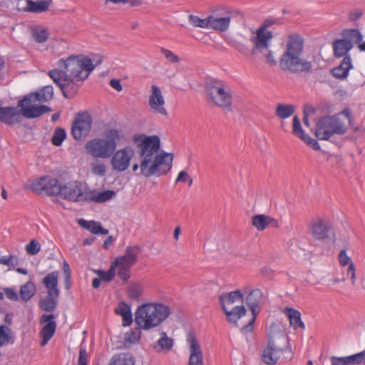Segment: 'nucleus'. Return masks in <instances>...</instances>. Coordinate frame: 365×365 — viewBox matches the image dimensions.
I'll return each instance as SVG.
<instances>
[{
    "instance_id": "obj_33",
    "label": "nucleus",
    "mask_w": 365,
    "mask_h": 365,
    "mask_svg": "<svg viewBox=\"0 0 365 365\" xmlns=\"http://www.w3.org/2000/svg\"><path fill=\"white\" fill-rule=\"evenodd\" d=\"M115 314L120 315L123 319V326H130L133 322L131 309L125 302H120L115 309Z\"/></svg>"
},
{
    "instance_id": "obj_24",
    "label": "nucleus",
    "mask_w": 365,
    "mask_h": 365,
    "mask_svg": "<svg viewBox=\"0 0 365 365\" xmlns=\"http://www.w3.org/2000/svg\"><path fill=\"white\" fill-rule=\"evenodd\" d=\"M292 133L312 149L315 150H320L319 143L304 133L302 128L300 120L297 115L293 118Z\"/></svg>"
},
{
    "instance_id": "obj_63",
    "label": "nucleus",
    "mask_w": 365,
    "mask_h": 365,
    "mask_svg": "<svg viewBox=\"0 0 365 365\" xmlns=\"http://www.w3.org/2000/svg\"><path fill=\"white\" fill-rule=\"evenodd\" d=\"M129 4L131 6H138L141 5L142 1L141 0H126L125 4Z\"/></svg>"
},
{
    "instance_id": "obj_62",
    "label": "nucleus",
    "mask_w": 365,
    "mask_h": 365,
    "mask_svg": "<svg viewBox=\"0 0 365 365\" xmlns=\"http://www.w3.org/2000/svg\"><path fill=\"white\" fill-rule=\"evenodd\" d=\"M341 114L344 115L348 120H349V125H351L352 120H351V113L349 108H345L341 112Z\"/></svg>"
},
{
    "instance_id": "obj_16",
    "label": "nucleus",
    "mask_w": 365,
    "mask_h": 365,
    "mask_svg": "<svg viewBox=\"0 0 365 365\" xmlns=\"http://www.w3.org/2000/svg\"><path fill=\"white\" fill-rule=\"evenodd\" d=\"M92 117L88 112L77 113L71 127L73 137L77 140H83L90 133Z\"/></svg>"
},
{
    "instance_id": "obj_64",
    "label": "nucleus",
    "mask_w": 365,
    "mask_h": 365,
    "mask_svg": "<svg viewBox=\"0 0 365 365\" xmlns=\"http://www.w3.org/2000/svg\"><path fill=\"white\" fill-rule=\"evenodd\" d=\"M113 238L112 236H109L103 242V247L105 249H108L109 246L113 243Z\"/></svg>"
},
{
    "instance_id": "obj_59",
    "label": "nucleus",
    "mask_w": 365,
    "mask_h": 365,
    "mask_svg": "<svg viewBox=\"0 0 365 365\" xmlns=\"http://www.w3.org/2000/svg\"><path fill=\"white\" fill-rule=\"evenodd\" d=\"M110 86L117 91H121L123 89V87L118 79H111L110 81Z\"/></svg>"
},
{
    "instance_id": "obj_51",
    "label": "nucleus",
    "mask_w": 365,
    "mask_h": 365,
    "mask_svg": "<svg viewBox=\"0 0 365 365\" xmlns=\"http://www.w3.org/2000/svg\"><path fill=\"white\" fill-rule=\"evenodd\" d=\"M187 181H189V186H190L192 184V179L190 178L187 173L186 171L182 170L179 173L178 176L176 179L175 182H186Z\"/></svg>"
},
{
    "instance_id": "obj_58",
    "label": "nucleus",
    "mask_w": 365,
    "mask_h": 365,
    "mask_svg": "<svg viewBox=\"0 0 365 365\" xmlns=\"http://www.w3.org/2000/svg\"><path fill=\"white\" fill-rule=\"evenodd\" d=\"M5 294L8 299L12 301H16L19 299L18 294L16 291L11 288H5Z\"/></svg>"
},
{
    "instance_id": "obj_27",
    "label": "nucleus",
    "mask_w": 365,
    "mask_h": 365,
    "mask_svg": "<svg viewBox=\"0 0 365 365\" xmlns=\"http://www.w3.org/2000/svg\"><path fill=\"white\" fill-rule=\"evenodd\" d=\"M252 224L259 231H262L267 227H278V222L273 217L265 215H257L252 219Z\"/></svg>"
},
{
    "instance_id": "obj_9",
    "label": "nucleus",
    "mask_w": 365,
    "mask_h": 365,
    "mask_svg": "<svg viewBox=\"0 0 365 365\" xmlns=\"http://www.w3.org/2000/svg\"><path fill=\"white\" fill-rule=\"evenodd\" d=\"M344 123L336 115H325L319 118L315 127V135L320 140H328L334 135L346 133Z\"/></svg>"
},
{
    "instance_id": "obj_34",
    "label": "nucleus",
    "mask_w": 365,
    "mask_h": 365,
    "mask_svg": "<svg viewBox=\"0 0 365 365\" xmlns=\"http://www.w3.org/2000/svg\"><path fill=\"white\" fill-rule=\"evenodd\" d=\"M108 365H135V359L130 353L115 354Z\"/></svg>"
},
{
    "instance_id": "obj_54",
    "label": "nucleus",
    "mask_w": 365,
    "mask_h": 365,
    "mask_svg": "<svg viewBox=\"0 0 365 365\" xmlns=\"http://www.w3.org/2000/svg\"><path fill=\"white\" fill-rule=\"evenodd\" d=\"M264 57L266 59V62L269 64L271 66H274L277 65V61L275 60L272 52L268 49V51H264Z\"/></svg>"
},
{
    "instance_id": "obj_14",
    "label": "nucleus",
    "mask_w": 365,
    "mask_h": 365,
    "mask_svg": "<svg viewBox=\"0 0 365 365\" xmlns=\"http://www.w3.org/2000/svg\"><path fill=\"white\" fill-rule=\"evenodd\" d=\"M264 302V296L262 292L259 289L252 290L246 297V303L252 312V319L247 324L242 328L244 333L251 332L253 329V325L256 318L261 312Z\"/></svg>"
},
{
    "instance_id": "obj_40",
    "label": "nucleus",
    "mask_w": 365,
    "mask_h": 365,
    "mask_svg": "<svg viewBox=\"0 0 365 365\" xmlns=\"http://www.w3.org/2000/svg\"><path fill=\"white\" fill-rule=\"evenodd\" d=\"M143 292V287L140 282H133L128 288V295L132 300L139 301Z\"/></svg>"
},
{
    "instance_id": "obj_48",
    "label": "nucleus",
    "mask_w": 365,
    "mask_h": 365,
    "mask_svg": "<svg viewBox=\"0 0 365 365\" xmlns=\"http://www.w3.org/2000/svg\"><path fill=\"white\" fill-rule=\"evenodd\" d=\"M0 264L14 267L19 264V259L14 255L3 256L0 258Z\"/></svg>"
},
{
    "instance_id": "obj_53",
    "label": "nucleus",
    "mask_w": 365,
    "mask_h": 365,
    "mask_svg": "<svg viewBox=\"0 0 365 365\" xmlns=\"http://www.w3.org/2000/svg\"><path fill=\"white\" fill-rule=\"evenodd\" d=\"M106 168L104 164H96L93 167V173L99 176H103L106 174Z\"/></svg>"
},
{
    "instance_id": "obj_20",
    "label": "nucleus",
    "mask_w": 365,
    "mask_h": 365,
    "mask_svg": "<svg viewBox=\"0 0 365 365\" xmlns=\"http://www.w3.org/2000/svg\"><path fill=\"white\" fill-rule=\"evenodd\" d=\"M310 230L312 237L322 242H327L334 236L331 226L321 219L312 222L310 224Z\"/></svg>"
},
{
    "instance_id": "obj_18",
    "label": "nucleus",
    "mask_w": 365,
    "mask_h": 365,
    "mask_svg": "<svg viewBox=\"0 0 365 365\" xmlns=\"http://www.w3.org/2000/svg\"><path fill=\"white\" fill-rule=\"evenodd\" d=\"M135 155L133 148L126 146L114 152L111 155L110 164L113 170L122 173L126 170Z\"/></svg>"
},
{
    "instance_id": "obj_56",
    "label": "nucleus",
    "mask_w": 365,
    "mask_h": 365,
    "mask_svg": "<svg viewBox=\"0 0 365 365\" xmlns=\"http://www.w3.org/2000/svg\"><path fill=\"white\" fill-rule=\"evenodd\" d=\"M279 24V21L277 19H267L263 24L259 26L261 29H264L265 31H268V28L273 25Z\"/></svg>"
},
{
    "instance_id": "obj_45",
    "label": "nucleus",
    "mask_w": 365,
    "mask_h": 365,
    "mask_svg": "<svg viewBox=\"0 0 365 365\" xmlns=\"http://www.w3.org/2000/svg\"><path fill=\"white\" fill-rule=\"evenodd\" d=\"M32 36L34 39L38 43H43L48 38V33L44 29H34L32 30Z\"/></svg>"
},
{
    "instance_id": "obj_1",
    "label": "nucleus",
    "mask_w": 365,
    "mask_h": 365,
    "mask_svg": "<svg viewBox=\"0 0 365 365\" xmlns=\"http://www.w3.org/2000/svg\"><path fill=\"white\" fill-rule=\"evenodd\" d=\"M99 61L94 65L91 58L82 56H70L66 60L60 59L58 66L60 68L50 70V78L60 88L63 96L71 98L76 96L79 88L78 82L85 81Z\"/></svg>"
},
{
    "instance_id": "obj_3",
    "label": "nucleus",
    "mask_w": 365,
    "mask_h": 365,
    "mask_svg": "<svg viewBox=\"0 0 365 365\" xmlns=\"http://www.w3.org/2000/svg\"><path fill=\"white\" fill-rule=\"evenodd\" d=\"M140 251V248L138 245L128 246L125 254L116 257L107 272L98 270L96 273L102 281L110 282L117 274L123 284H127L131 276L130 269L136 263Z\"/></svg>"
},
{
    "instance_id": "obj_15",
    "label": "nucleus",
    "mask_w": 365,
    "mask_h": 365,
    "mask_svg": "<svg viewBox=\"0 0 365 365\" xmlns=\"http://www.w3.org/2000/svg\"><path fill=\"white\" fill-rule=\"evenodd\" d=\"M30 187L33 192L40 195L55 196L61 192V184L56 178L51 176H43L34 180Z\"/></svg>"
},
{
    "instance_id": "obj_39",
    "label": "nucleus",
    "mask_w": 365,
    "mask_h": 365,
    "mask_svg": "<svg viewBox=\"0 0 365 365\" xmlns=\"http://www.w3.org/2000/svg\"><path fill=\"white\" fill-rule=\"evenodd\" d=\"M173 346V340L169 338L165 332L161 333L160 338L158 340L156 345L154 348L157 351H161L163 350L169 351Z\"/></svg>"
},
{
    "instance_id": "obj_55",
    "label": "nucleus",
    "mask_w": 365,
    "mask_h": 365,
    "mask_svg": "<svg viewBox=\"0 0 365 365\" xmlns=\"http://www.w3.org/2000/svg\"><path fill=\"white\" fill-rule=\"evenodd\" d=\"M363 15V11L361 9H356L351 11L349 14V18L351 21H355L359 19Z\"/></svg>"
},
{
    "instance_id": "obj_28",
    "label": "nucleus",
    "mask_w": 365,
    "mask_h": 365,
    "mask_svg": "<svg viewBox=\"0 0 365 365\" xmlns=\"http://www.w3.org/2000/svg\"><path fill=\"white\" fill-rule=\"evenodd\" d=\"M283 312L288 317L289 324L294 329H304V324L301 319V313L298 310L292 307H285Z\"/></svg>"
},
{
    "instance_id": "obj_32",
    "label": "nucleus",
    "mask_w": 365,
    "mask_h": 365,
    "mask_svg": "<svg viewBox=\"0 0 365 365\" xmlns=\"http://www.w3.org/2000/svg\"><path fill=\"white\" fill-rule=\"evenodd\" d=\"M352 47L353 44L346 41L344 38L335 40L333 43L334 56L336 57L348 56L347 53Z\"/></svg>"
},
{
    "instance_id": "obj_61",
    "label": "nucleus",
    "mask_w": 365,
    "mask_h": 365,
    "mask_svg": "<svg viewBox=\"0 0 365 365\" xmlns=\"http://www.w3.org/2000/svg\"><path fill=\"white\" fill-rule=\"evenodd\" d=\"M234 47L236 50H237L239 52L242 53H245L247 50L246 46L241 43H235L234 44Z\"/></svg>"
},
{
    "instance_id": "obj_41",
    "label": "nucleus",
    "mask_w": 365,
    "mask_h": 365,
    "mask_svg": "<svg viewBox=\"0 0 365 365\" xmlns=\"http://www.w3.org/2000/svg\"><path fill=\"white\" fill-rule=\"evenodd\" d=\"M294 111L295 108L293 105L279 103L276 108V115L282 119H285L291 116Z\"/></svg>"
},
{
    "instance_id": "obj_38",
    "label": "nucleus",
    "mask_w": 365,
    "mask_h": 365,
    "mask_svg": "<svg viewBox=\"0 0 365 365\" xmlns=\"http://www.w3.org/2000/svg\"><path fill=\"white\" fill-rule=\"evenodd\" d=\"M342 36L350 43H354L358 45L363 40L362 34L358 29H355L344 30Z\"/></svg>"
},
{
    "instance_id": "obj_42",
    "label": "nucleus",
    "mask_w": 365,
    "mask_h": 365,
    "mask_svg": "<svg viewBox=\"0 0 365 365\" xmlns=\"http://www.w3.org/2000/svg\"><path fill=\"white\" fill-rule=\"evenodd\" d=\"M189 23L195 27L202 29H210V16L205 19H201L197 16L190 14L188 16Z\"/></svg>"
},
{
    "instance_id": "obj_49",
    "label": "nucleus",
    "mask_w": 365,
    "mask_h": 365,
    "mask_svg": "<svg viewBox=\"0 0 365 365\" xmlns=\"http://www.w3.org/2000/svg\"><path fill=\"white\" fill-rule=\"evenodd\" d=\"M41 250V245L39 242L36 240H32L26 246V252L30 255H34L39 252Z\"/></svg>"
},
{
    "instance_id": "obj_50",
    "label": "nucleus",
    "mask_w": 365,
    "mask_h": 365,
    "mask_svg": "<svg viewBox=\"0 0 365 365\" xmlns=\"http://www.w3.org/2000/svg\"><path fill=\"white\" fill-rule=\"evenodd\" d=\"M161 52L164 54L166 59L171 63H178L180 61V58L177 55L168 49L161 48Z\"/></svg>"
},
{
    "instance_id": "obj_21",
    "label": "nucleus",
    "mask_w": 365,
    "mask_h": 365,
    "mask_svg": "<svg viewBox=\"0 0 365 365\" xmlns=\"http://www.w3.org/2000/svg\"><path fill=\"white\" fill-rule=\"evenodd\" d=\"M149 106L152 111L163 115H168V112L164 107L165 100L160 88L156 85L151 86V95L149 97Z\"/></svg>"
},
{
    "instance_id": "obj_23",
    "label": "nucleus",
    "mask_w": 365,
    "mask_h": 365,
    "mask_svg": "<svg viewBox=\"0 0 365 365\" xmlns=\"http://www.w3.org/2000/svg\"><path fill=\"white\" fill-rule=\"evenodd\" d=\"M187 341L189 344L190 352L189 365H204L202 351L195 335L190 333L187 336Z\"/></svg>"
},
{
    "instance_id": "obj_7",
    "label": "nucleus",
    "mask_w": 365,
    "mask_h": 365,
    "mask_svg": "<svg viewBox=\"0 0 365 365\" xmlns=\"http://www.w3.org/2000/svg\"><path fill=\"white\" fill-rule=\"evenodd\" d=\"M123 135L115 128H109L104 133V138H95L86 145L87 153L93 158H108L115 152Z\"/></svg>"
},
{
    "instance_id": "obj_4",
    "label": "nucleus",
    "mask_w": 365,
    "mask_h": 365,
    "mask_svg": "<svg viewBox=\"0 0 365 365\" xmlns=\"http://www.w3.org/2000/svg\"><path fill=\"white\" fill-rule=\"evenodd\" d=\"M53 98L52 86H46L39 91L31 93L18 102V106L21 108L24 118L31 119L38 118L51 111V108L45 105L37 106V103H45Z\"/></svg>"
},
{
    "instance_id": "obj_25",
    "label": "nucleus",
    "mask_w": 365,
    "mask_h": 365,
    "mask_svg": "<svg viewBox=\"0 0 365 365\" xmlns=\"http://www.w3.org/2000/svg\"><path fill=\"white\" fill-rule=\"evenodd\" d=\"M304 40L303 37L299 34H294L289 36L286 51L284 53L302 55L304 49Z\"/></svg>"
},
{
    "instance_id": "obj_47",
    "label": "nucleus",
    "mask_w": 365,
    "mask_h": 365,
    "mask_svg": "<svg viewBox=\"0 0 365 365\" xmlns=\"http://www.w3.org/2000/svg\"><path fill=\"white\" fill-rule=\"evenodd\" d=\"M63 270L64 274L65 287L66 289H70L71 287V274L69 264L66 261L63 262Z\"/></svg>"
},
{
    "instance_id": "obj_8",
    "label": "nucleus",
    "mask_w": 365,
    "mask_h": 365,
    "mask_svg": "<svg viewBox=\"0 0 365 365\" xmlns=\"http://www.w3.org/2000/svg\"><path fill=\"white\" fill-rule=\"evenodd\" d=\"M205 91L209 103L232 111V96L229 88L221 81L211 79L206 83Z\"/></svg>"
},
{
    "instance_id": "obj_2",
    "label": "nucleus",
    "mask_w": 365,
    "mask_h": 365,
    "mask_svg": "<svg viewBox=\"0 0 365 365\" xmlns=\"http://www.w3.org/2000/svg\"><path fill=\"white\" fill-rule=\"evenodd\" d=\"M133 140L141 158L140 164H133V171L140 168V174L148 178L164 175L171 169L173 155L166 153H158L160 148V140L158 135L137 134L133 135Z\"/></svg>"
},
{
    "instance_id": "obj_10",
    "label": "nucleus",
    "mask_w": 365,
    "mask_h": 365,
    "mask_svg": "<svg viewBox=\"0 0 365 365\" xmlns=\"http://www.w3.org/2000/svg\"><path fill=\"white\" fill-rule=\"evenodd\" d=\"M42 283L47 289V295L39 300L40 308L48 312L54 311L58 304L60 290L58 287V272L53 271L46 274Z\"/></svg>"
},
{
    "instance_id": "obj_19",
    "label": "nucleus",
    "mask_w": 365,
    "mask_h": 365,
    "mask_svg": "<svg viewBox=\"0 0 365 365\" xmlns=\"http://www.w3.org/2000/svg\"><path fill=\"white\" fill-rule=\"evenodd\" d=\"M273 37L272 31H265L264 28L259 27L250 38L253 45L252 53L255 54L257 52L263 53L264 51H268Z\"/></svg>"
},
{
    "instance_id": "obj_46",
    "label": "nucleus",
    "mask_w": 365,
    "mask_h": 365,
    "mask_svg": "<svg viewBox=\"0 0 365 365\" xmlns=\"http://www.w3.org/2000/svg\"><path fill=\"white\" fill-rule=\"evenodd\" d=\"M347 361L349 365H359L361 363H364L365 360V352L361 351L356 354H353L349 356H346Z\"/></svg>"
},
{
    "instance_id": "obj_11",
    "label": "nucleus",
    "mask_w": 365,
    "mask_h": 365,
    "mask_svg": "<svg viewBox=\"0 0 365 365\" xmlns=\"http://www.w3.org/2000/svg\"><path fill=\"white\" fill-rule=\"evenodd\" d=\"M244 296L245 293H242L240 290H235L220 296V303L229 322L237 324V321L246 314L247 310L243 305L236 306L230 311L226 308L227 304H232L237 302H242L244 301Z\"/></svg>"
},
{
    "instance_id": "obj_57",
    "label": "nucleus",
    "mask_w": 365,
    "mask_h": 365,
    "mask_svg": "<svg viewBox=\"0 0 365 365\" xmlns=\"http://www.w3.org/2000/svg\"><path fill=\"white\" fill-rule=\"evenodd\" d=\"M332 365H349L346 356L345 357H337L332 356L331 359Z\"/></svg>"
},
{
    "instance_id": "obj_12",
    "label": "nucleus",
    "mask_w": 365,
    "mask_h": 365,
    "mask_svg": "<svg viewBox=\"0 0 365 365\" xmlns=\"http://www.w3.org/2000/svg\"><path fill=\"white\" fill-rule=\"evenodd\" d=\"M301 56L284 53L279 59L281 69L292 73H312L313 70L312 62L301 58Z\"/></svg>"
},
{
    "instance_id": "obj_17",
    "label": "nucleus",
    "mask_w": 365,
    "mask_h": 365,
    "mask_svg": "<svg viewBox=\"0 0 365 365\" xmlns=\"http://www.w3.org/2000/svg\"><path fill=\"white\" fill-rule=\"evenodd\" d=\"M232 12L226 7L215 9L212 14L210 16V29L221 32L226 31L230 26Z\"/></svg>"
},
{
    "instance_id": "obj_13",
    "label": "nucleus",
    "mask_w": 365,
    "mask_h": 365,
    "mask_svg": "<svg viewBox=\"0 0 365 365\" xmlns=\"http://www.w3.org/2000/svg\"><path fill=\"white\" fill-rule=\"evenodd\" d=\"M89 188L80 181H71L61 185L59 195L62 198L71 202H87Z\"/></svg>"
},
{
    "instance_id": "obj_5",
    "label": "nucleus",
    "mask_w": 365,
    "mask_h": 365,
    "mask_svg": "<svg viewBox=\"0 0 365 365\" xmlns=\"http://www.w3.org/2000/svg\"><path fill=\"white\" fill-rule=\"evenodd\" d=\"M170 314V307L163 303H145L135 312V324L145 330L156 327Z\"/></svg>"
},
{
    "instance_id": "obj_43",
    "label": "nucleus",
    "mask_w": 365,
    "mask_h": 365,
    "mask_svg": "<svg viewBox=\"0 0 365 365\" xmlns=\"http://www.w3.org/2000/svg\"><path fill=\"white\" fill-rule=\"evenodd\" d=\"M141 329L139 326L130 329L125 334V341L126 343L135 344L138 342L141 336Z\"/></svg>"
},
{
    "instance_id": "obj_6",
    "label": "nucleus",
    "mask_w": 365,
    "mask_h": 365,
    "mask_svg": "<svg viewBox=\"0 0 365 365\" xmlns=\"http://www.w3.org/2000/svg\"><path fill=\"white\" fill-rule=\"evenodd\" d=\"M294 354L289 347L288 338L282 334L269 337L262 354V361L267 365L277 362H285L293 358Z\"/></svg>"
},
{
    "instance_id": "obj_36",
    "label": "nucleus",
    "mask_w": 365,
    "mask_h": 365,
    "mask_svg": "<svg viewBox=\"0 0 365 365\" xmlns=\"http://www.w3.org/2000/svg\"><path fill=\"white\" fill-rule=\"evenodd\" d=\"M48 8V4L46 0H39L34 1L32 0L26 1V10L33 13H41L45 11Z\"/></svg>"
},
{
    "instance_id": "obj_26",
    "label": "nucleus",
    "mask_w": 365,
    "mask_h": 365,
    "mask_svg": "<svg viewBox=\"0 0 365 365\" xmlns=\"http://www.w3.org/2000/svg\"><path fill=\"white\" fill-rule=\"evenodd\" d=\"M353 68L351 58L350 56H346L340 64L333 69L331 73L334 77L337 79L344 80L346 79L349 75V71Z\"/></svg>"
},
{
    "instance_id": "obj_44",
    "label": "nucleus",
    "mask_w": 365,
    "mask_h": 365,
    "mask_svg": "<svg viewBox=\"0 0 365 365\" xmlns=\"http://www.w3.org/2000/svg\"><path fill=\"white\" fill-rule=\"evenodd\" d=\"M66 137V133L61 128H56L51 139L53 145L60 146Z\"/></svg>"
},
{
    "instance_id": "obj_31",
    "label": "nucleus",
    "mask_w": 365,
    "mask_h": 365,
    "mask_svg": "<svg viewBox=\"0 0 365 365\" xmlns=\"http://www.w3.org/2000/svg\"><path fill=\"white\" fill-rule=\"evenodd\" d=\"M339 261L341 266L349 265L347 269V274H350V279L351 280L352 284H354L356 282V273H355V267L354 263L351 262V258L347 256L346 252L345 250H342L340 251L339 254Z\"/></svg>"
},
{
    "instance_id": "obj_22",
    "label": "nucleus",
    "mask_w": 365,
    "mask_h": 365,
    "mask_svg": "<svg viewBox=\"0 0 365 365\" xmlns=\"http://www.w3.org/2000/svg\"><path fill=\"white\" fill-rule=\"evenodd\" d=\"M22 111L20 107H0V122L13 125L19 123L21 120Z\"/></svg>"
},
{
    "instance_id": "obj_60",
    "label": "nucleus",
    "mask_w": 365,
    "mask_h": 365,
    "mask_svg": "<svg viewBox=\"0 0 365 365\" xmlns=\"http://www.w3.org/2000/svg\"><path fill=\"white\" fill-rule=\"evenodd\" d=\"M55 318L54 315L52 314H43L41 318V323H46L49 324L51 322H55L53 319Z\"/></svg>"
},
{
    "instance_id": "obj_30",
    "label": "nucleus",
    "mask_w": 365,
    "mask_h": 365,
    "mask_svg": "<svg viewBox=\"0 0 365 365\" xmlns=\"http://www.w3.org/2000/svg\"><path fill=\"white\" fill-rule=\"evenodd\" d=\"M116 195V192L113 190H105L101 192L96 193L94 190H88V195L87 197V202H96L102 203L108 200H111Z\"/></svg>"
},
{
    "instance_id": "obj_37",
    "label": "nucleus",
    "mask_w": 365,
    "mask_h": 365,
    "mask_svg": "<svg viewBox=\"0 0 365 365\" xmlns=\"http://www.w3.org/2000/svg\"><path fill=\"white\" fill-rule=\"evenodd\" d=\"M35 293V284L31 281H29L21 287L19 294L24 302H28L34 296Z\"/></svg>"
},
{
    "instance_id": "obj_29",
    "label": "nucleus",
    "mask_w": 365,
    "mask_h": 365,
    "mask_svg": "<svg viewBox=\"0 0 365 365\" xmlns=\"http://www.w3.org/2000/svg\"><path fill=\"white\" fill-rule=\"evenodd\" d=\"M78 223L81 227L90 231L95 235H105L108 233V230L104 229L102 227L101 223L99 222H96L94 220L87 221L84 219H80L78 220Z\"/></svg>"
},
{
    "instance_id": "obj_52",
    "label": "nucleus",
    "mask_w": 365,
    "mask_h": 365,
    "mask_svg": "<svg viewBox=\"0 0 365 365\" xmlns=\"http://www.w3.org/2000/svg\"><path fill=\"white\" fill-rule=\"evenodd\" d=\"M88 354L86 349L84 348H81L79 351V355L78 359V364L77 365H88Z\"/></svg>"
},
{
    "instance_id": "obj_35",
    "label": "nucleus",
    "mask_w": 365,
    "mask_h": 365,
    "mask_svg": "<svg viewBox=\"0 0 365 365\" xmlns=\"http://www.w3.org/2000/svg\"><path fill=\"white\" fill-rule=\"evenodd\" d=\"M56 328V322H51L49 324H46L41 331V346H46L48 341L52 338L54 335Z\"/></svg>"
}]
</instances>
